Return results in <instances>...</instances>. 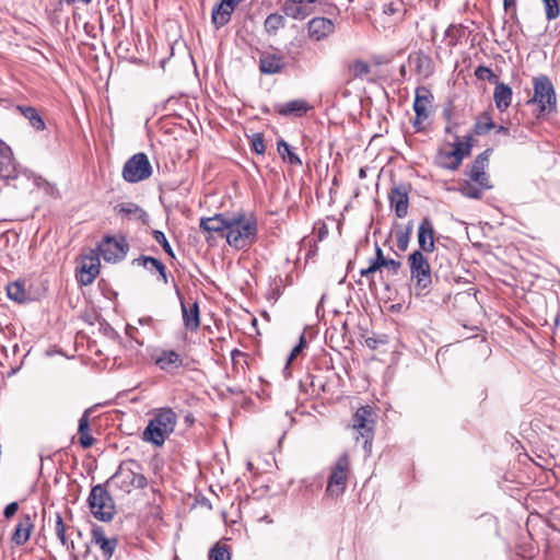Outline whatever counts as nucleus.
Wrapping results in <instances>:
<instances>
[{
	"label": "nucleus",
	"instance_id": "1",
	"mask_svg": "<svg viewBox=\"0 0 560 560\" xmlns=\"http://www.w3.org/2000/svg\"><path fill=\"white\" fill-rule=\"evenodd\" d=\"M492 149H486L467 165L464 171L465 178L458 183V191L469 199H481L485 191L493 185L488 173Z\"/></svg>",
	"mask_w": 560,
	"mask_h": 560
},
{
	"label": "nucleus",
	"instance_id": "2",
	"mask_svg": "<svg viewBox=\"0 0 560 560\" xmlns=\"http://www.w3.org/2000/svg\"><path fill=\"white\" fill-rule=\"evenodd\" d=\"M141 464L136 459H127L119 464L115 474L106 481L113 493L122 498L148 486V479Z\"/></svg>",
	"mask_w": 560,
	"mask_h": 560
},
{
	"label": "nucleus",
	"instance_id": "3",
	"mask_svg": "<svg viewBox=\"0 0 560 560\" xmlns=\"http://www.w3.org/2000/svg\"><path fill=\"white\" fill-rule=\"evenodd\" d=\"M258 236V222L253 213L235 212L230 215L226 243L236 250L250 247Z\"/></svg>",
	"mask_w": 560,
	"mask_h": 560
},
{
	"label": "nucleus",
	"instance_id": "4",
	"mask_svg": "<svg viewBox=\"0 0 560 560\" xmlns=\"http://www.w3.org/2000/svg\"><path fill=\"white\" fill-rule=\"evenodd\" d=\"M177 420L176 412L170 407L154 409L141 434L142 441L155 447H162L175 431Z\"/></svg>",
	"mask_w": 560,
	"mask_h": 560
},
{
	"label": "nucleus",
	"instance_id": "5",
	"mask_svg": "<svg viewBox=\"0 0 560 560\" xmlns=\"http://www.w3.org/2000/svg\"><path fill=\"white\" fill-rule=\"evenodd\" d=\"M407 262L416 295L428 294L432 285V270L428 257L421 250H413Z\"/></svg>",
	"mask_w": 560,
	"mask_h": 560
},
{
	"label": "nucleus",
	"instance_id": "6",
	"mask_svg": "<svg viewBox=\"0 0 560 560\" xmlns=\"http://www.w3.org/2000/svg\"><path fill=\"white\" fill-rule=\"evenodd\" d=\"M377 413L375 408L370 405L361 406L357 409L351 419V429L355 432V440L363 441L365 450L371 451L374 440Z\"/></svg>",
	"mask_w": 560,
	"mask_h": 560
},
{
	"label": "nucleus",
	"instance_id": "7",
	"mask_svg": "<svg viewBox=\"0 0 560 560\" xmlns=\"http://www.w3.org/2000/svg\"><path fill=\"white\" fill-rule=\"evenodd\" d=\"M534 94L527 101V104L537 106L536 117L539 118L545 114L556 110L557 96L553 85L548 77L540 75L533 80Z\"/></svg>",
	"mask_w": 560,
	"mask_h": 560
},
{
	"label": "nucleus",
	"instance_id": "8",
	"mask_svg": "<svg viewBox=\"0 0 560 560\" xmlns=\"http://www.w3.org/2000/svg\"><path fill=\"white\" fill-rule=\"evenodd\" d=\"M472 135L465 136V141H460L456 137V141L451 144V148H441L436 154V163L440 167L457 171L464 159L469 156L472 149Z\"/></svg>",
	"mask_w": 560,
	"mask_h": 560
},
{
	"label": "nucleus",
	"instance_id": "9",
	"mask_svg": "<svg viewBox=\"0 0 560 560\" xmlns=\"http://www.w3.org/2000/svg\"><path fill=\"white\" fill-rule=\"evenodd\" d=\"M350 474V456L347 452H345L330 466L329 477L326 486V494L332 499H337L342 495L347 489Z\"/></svg>",
	"mask_w": 560,
	"mask_h": 560
},
{
	"label": "nucleus",
	"instance_id": "10",
	"mask_svg": "<svg viewBox=\"0 0 560 560\" xmlns=\"http://www.w3.org/2000/svg\"><path fill=\"white\" fill-rule=\"evenodd\" d=\"M88 502L90 511L96 520L110 522L114 518L116 514L115 503L103 485H96L91 489Z\"/></svg>",
	"mask_w": 560,
	"mask_h": 560
},
{
	"label": "nucleus",
	"instance_id": "11",
	"mask_svg": "<svg viewBox=\"0 0 560 560\" xmlns=\"http://www.w3.org/2000/svg\"><path fill=\"white\" fill-rule=\"evenodd\" d=\"M122 178L128 183H138L152 175V166L147 154L139 152L127 160L122 167Z\"/></svg>",
	"mask_w": 560,
	"mask_h": 560
},
{
	"label": "nucleus",
	"instance_id": "12",
	"mask_svg": "<svg viewBox=\"0 0 560 560\" xmlns=\"http://www.w3.org/2000/svg\"><path fill=\"white\" fill-rule=\"evenodd\" d=\"M95 250L98 255H102L106 262L115 264L126 257L129 244L125 236L115 237L106 235Z\"/></svg>",
	"mask_w": 560,
	"mask_h": 560
},
{
	"label": "nucleus",
	"instance_id": "13",
	"mask_svg": "<svg viewBox=\"0 0 560 560\" xmlns=\"http://www.w3.org/2000/svg\"><path fill=\"white\" fill-rule=\"evenodd\" d=\"M101 272L100 255L95 249L81 256L77 267L75 278L80 285L88 287L94 282Z\"/></svg>",
	"mask_w": 560,
	"mask_h": 560
},
{
	"label": "nucleus",
	"instance_id": "14",
	"mask_svg": "<svg viewBox=\"0 0 560 560\" xmlns=\"http://www.w3.org/2000/svg\"><path fill=\"white\" fill-rule=\"evenodd\" d=\"M433 102V94L427 86H419L416 89V95L413 101V110L416 118L413 120V127L417 131L424 129L423 121L430 116V108Z\"/></svg>",
	"mask_w": 560,
	"mask_h": 560
},
{
	"label": "nucleus",
	"instance_id": "15",
	"mask_svg": "<svg viewBox=\"0 0 560 560\" xmlns=\"http://www.w3.org/2000/svg\"><path fill=\"white\" fill-rule=\"evenodd\" d=\"M91 542L98 548L104 560H110L118 547V538L115 535L108 536L102 526L92 528Z\"/></svg>",
	"mask_w": 560,
	"mask_h": 560
},
{
	"label": "nucleus",
	"instance_id": "16",
	"mask_svg": "<svg viewBox=\"0 0 560 560\" xmlns=\"http://www.w3.org/2000/svg\"><path fill=\"white\" fill-rule=\"evenodd\" d=\"M230 215L229 213H217L213 217L200 219L199 229L202 233L208 234L207 241L213 235L226 240Z\"/></svg>",
	"mask_w": 560,
	"mask_h": 560
},
{
	"label": "nucleus",
	"instance_id": "17",
	"mask_svg": "<svg viewBox=\"0 0 560 560\" xmlns=\"http://www.w3.org/2000/svg\"><path fill=\"white\" fill-rule=\"evenodd\" d=\"M35 518L36 513H22L20 515L19 522L11 536V541L13 545L20 547L24 546L28 541L35 527Z\"/></svg>",
	"mask_w": 560,
	"mask_h": 560
},
{
	"label": "nucleus",
	"instance_id": "18",
	"mask_svg": "<svg viewBox=\"0 0 560 560\" xmlns=\"http://www.w3.org/2000/svg\"><path fill=\"white\" fill-rule=\"evenodd\" d=\"M388 199L397 218L402 219L408 214L409 188L405 184L393 187L388 195Z\"/></svg>",
	"mask_w": 560,
	"mask_h": 560
},
{
	"label": "nucleus",
	"instance_id": "19",
	"mask_svg": "<svg viewBox=\"0 0 560 560\" xmlns=\"http://www.w3.org/2000/svg\"><path fill=\"white\" fill-rule=\"evenodd\" d=\"M287 62L280 51H264L259 56V70L264 74H277L283 71Z\"/></svg>",
	"mask_w": 560,
	"mask_h": 560
},
{
	"label": "nucleus",
	"instance_id": "20",
	"mask_svg": "<svg viewBox=\"0 0 560 560\" xmlns=\"http://www.w3.org/2000/svg\"><path fill=\"white\" fill-rule=\"evenodd\" d=\"M335 32V24L330 19L315 16L307 23V34L313 40L319 42Z\"/></svg>",
	"mask_w": 560,
	"mask_h": 560
},
{
	"label": "nucleus",
	"instance_id": "21",
	"mask_svg": "<svg viewBox=\"0 0 560 560\" xmlns=\"http://www.w3.org/2000/svg\"><path fill=\"white\" fill-rule=\"evenodd\" d=\"M18 168L11 148L0 139V179H14Z\"/></svg>",
	"mask_w": 560,
	"mask_h": 560
},
{
	"label": "nucleus",
	"instance_id": "22",
	"mask_svg": "<svg viewBox=\"0 0 560 560\" xmlns=\"http://www.w3.org/2000/svg\"><path fill=\"white\" fill-rule=\"evenodd\" d=\"M434 225L430 218L425 217L421 220L418 228V244L423 254L432 253L435 249Z\"/></svg>",
	"mask_w": 560,
	"mask_h": 560
},
{
	"label": "nucleus",
	"instance_id": "23",
	"mask_svg": "<svg viewBox=\"0 0 560 560\" xmlns=\"http://www.w3.org/2000/svg\"><path fill=\"white\" fill-rule=\"evenodd\" d=\"M154 363L165 372H174L184 366L183 357L175 350H162L155 357Z\"/></svg>",
	"mask_w": 560,
	"mask_h": 560
},
{
	"label": "nucleus",
	"instance_id": "24",
	"mask_svg": "<svg viewBox=\"0 0 560 560\" xmlns=\"http://www.w3.org/2000/svg\"><path fill=\"white\" fill-rule=\"evenodd\" d=\"M311 109L312 106L305 100H292L276 106V112L282 116L302 117Z\"/></svg>",
	"mask_w": 560,
	"mask_h": 560
},
{
	"label": "nucleus",
	"instance_id": "25",
	"mask_svg": "<svg viewBox=\"0 0 560 560\" xmlns=\"http://www.w3.org/2000/svg\"><path fill=\"white\" fill-rule=\"evenodd\" d=\"M182 312H183V320L185 327L190 330L195 331L200 326V313H199V305L197 302H183L182 301Z\"/></svg>",
	"mask_w": 560,
	"mask_h": 560
},
{
	"label": "nucleus",
	"instance_id": "26",
	"mask_svg": "<svg viewBox=\"0 0 560 560\" xmlns=\"http://www.w3.org/2000/svg\"><path fill=\"white\" fill-rule=\"evenodd\" d=\"M512 96L513 91L508 84L503 82H495L493 101L499 112L503 113L509 108L512 102Z\"/></svg>",
	"mask_w": 560,
	"mask_h": 560
},
{
	"label": "nucleus",
	"instance_id": "27",
	"mask_svg": "<svg viewBox=\"0 0 560 560\" xmlns=\"http://www.w3.org/2000/svg\"><path fill=\"white\" fill-rule=\"evenodd\" d=\"M493 128H495V122L492 117V109H488L477 115L470 135H472V138L483 136Z\"/></svg>",
	"mask_w": 560,
	"mask_h": 560
},
{
	"label": "nucleus",
	"instance_id": "28",
	"mask_svg": "<svg viewBox=\"0 0 560 560\" xmlns=\"http://www.w3.org/2000/svg\"><path fill=\"white\" fill-rule=\"evenodd\" d=\"M90 410H85L79 420L78 428V442L84 450L92 447L95 444V439L90 433Z\"/></svg>",
	"mask_w": 560,
	"mask_h": 560
},
{
	"label": "nucleus",
	"instance_id": "29",
	"mask_svg": "<svg viewBox=\"0 0 560 560\" xmlns=\"http://www.w3.org/2000/svg\"><path fill=\"white\" fill-rule=\"evenodd\" d=\"M234 11L235 10L226 7L222 1L213 7L211 12V22L213 26L219 30L226 25L231 21Z\"/></svg>",
	"mask_w": 560,
	"mask_h": 560
},
{
	"label": "nucleus",
	"instance_id": "30",
	"mask_svg": "<svg viewBox=\"0 0 560 560\" xmlns=\"http://www.w3.org/2000/svg\"><path fill=\"white\" fill-rule=\"evenodd\" d=\"M132 264L133 265H139V266H143L145 268H149V269H154L159 272L160 275V279L163 283H166L167 282V275H166V267L165 265L154 258V257H151V256H140L139 258H136L132 260Z\"/></svg>",
	"mask_w": 560,
	"mask_h": 560
},
{
	"label": "nucleus",
	"instance_id": "31",
	"mask_svg": "<svg viewBox=\"0 0 560 560\" xmlns=\"http://www.w3.org/2000/svg\"><path fill=\"white\" fill-rule=\"evenodd\" d=\"M16 110L20 112L36 130L42 131L46 128L44 119L35 107L18 105Z\"/></svg>",
	"mask_w": 560,
	"mask_h": 560
},
{
	"label": "nucleus",
	"instance_id": "32",
	"mask_svg": "<svg viewBox=\"0 0 560 560\" xmlns=\"http://www.w3.org/2000/svg\"><path fill=\"white\" fill-rule=\"evenodd\" d=\"M69 529H71V527L66 525L61 515L57 513L55 517L54 532L63 547L68 550H73L74 542L69 540V536L67 535Z\"/></svg>",
	"mask_w": 560,
	"mask_h": 560
},
{
	"label": "nucleus",
	"instance_id": "33",
	"mask_svg": "<svg viewBox=\"0 0 560 560\" xmlns=\"http://www.w3.org/2000/svg\"><path fill=\"white\" fill-rule=\"evenodd\" d=\"M231 360L233 372L237 375L245 376L249 369L248 354L238 349H234L231 351Z\"/></svg>",
	"mask_w": 560,
	"mask_h": 560
},
{
	"label": "nucleus",
	"instance_id": "34",
	"mask_svg": "<svg viewBox=\"0 0 560 560\" xmlns=\"http://www.w3.org/2000/svg\"><path fill=\"white\" fill-rule=\"evenodd\" d=\"M7 295L10 300L16 303L26 302L28 299V294L25 290V282L22 280L10 282L7 285Z\"/></svg>",
	"mask_w": 560,
	"mask_h": 560
},
{
	"label": "nucleus",
	"instance_id": "35",
	"mask_svg": "<svg viewBox=\"0 0 560 560\" xmlns=\"http://www.w3.org/2000/svg\"><path fill=\"white\" fill-rule=\"evenodd\" d=\"M465 37V27L460 24H451L444 33L446 45L450 48L457 46Z\"/></svg>",
	"mask_w": 560,
	"mask_h": 560
},
{
	"label": "nucleus",
	"instance_id": "36",
	"mask_svg": "<svg viewBox=\"0 0 560 560\" xmlns=\"http://www.w3.org/2000/svg\"><path fill=\"white\" fill-rule=\"evenodd\" d=\"M277 151L283 161L296 166L302 165V160L292 151L291 147L284 140L281 139L277 142Z\"/></svg>",
	"mask_w": 560,
	"mask_h": 560
},
{
	"label": "nucleus",
	"instance_id": "37",
	"mask_svg": "<svg viewBox=\"0 0 560 560\" xmlns=\"http://www.w3.org/2000/svg\"><path fill=\"white\" fill-rule=\"evenodd\" d=\"M285 20L283 15L279 13L269 14L264 22V30L268 35H276L277 32L283 28Z\"/></svg>",
	"mask_w": 560,
	"mask_h": 560
},
{
	"label": "nucleus",
	"instance_id": "38",
	"mask_svg": "<svg viewBox=\"0 0 560 560\" xmlns=\"http://www.w3.org/2000/svg\"><path fill=\"white\" fill-rule=\"evenodd\" d=\"M409 61L415 65V70L417 73L428 77L431 74L430 63L431 59L429 56L417 52L415 56L409 57Z\"/></svg>",
	"mask_w": 560,
	"mask_h": 560
},
{
	"label": "nucleus",
	"instance_id": "39",
	"mask_svg": "<svg viewBox=\"0 0 560 560\" xmlns=\"http://www.w3.org/2000/svg\"><path fill=\"white\" fill-rule=\"evenodd\" d=\"M371 72V67L366 61H363L361 59L354 60L349 66V73L352 79H363Z\"/></svg>",
	"mask_w": 560,
	"mask_h": 560
},
{
	"label": "nucleus",
	"instance_id": "40",
	"mask_svg": "<svg viewBox=\"0 0 560 560\" xmlns=\"http://www.w3.org/2000/svg\"><path fill=\"white\" fill-rule=\"evenodd\" d=\"M115 210L118 214L128 219L137 215L141 217L144 214V211L138 205L132 202L120 203L115 208Z\"/></svg>",
	"mask_w": 560,
	"mask_h": 560
},
{
	"label": "nucleus",
	"instance_id": "41",
	"mask_svg": "<svg viewBox=\"0 0 560 560\" xmlns=\"http://www.w3.org/2000/svg\"><path fill=\"white\" fill-rule=\"evenodd\" d=\"M375 258L370 261V265L368 268L361 269L360 275L362 277H370L371 275L375 273L377 270L383 268V250L380 246H376L375 249Z\"/></svg>",
	"mask_w": 560,
	"mask_h": 560
},
{
	"label": "nucleus",
	"instance_id": "42",
	"mask_svg": "<svg viewBox=\"0 0 560 560\" xmlns=\"http://www.w3.org/2000/svg\"><path fill=\"white\" fill-rule=\"evenodd\" d=\"M412 232L411 224L407 225L406 229H399L395 233L396 245L400 252H405L408 248L410 236Z\"/></svg>",
	"mask_w": 560,
	"mask_h": 560
},
{
	"label": "nucleus",
	"instance_id": "43",
	"mask_svg": "<svg viewBox=\"0 0 560 560\" xmlns=\"http://www.w3.org/2000/svg\"><path fill=\"white\" fill-rule=\"evenodd\" d=\"M210 560H230L231 552L228 545L217 542L209 552Z\"/></svg>",
	"mask_w": 560,
	"mask_h": 560
},
{
	"label": "nucleus",
	"instance_id": "44",
	"mask_svg": "<svg viewBox=\"0 0 560 560\" xmlns=\"http://www.w3.org/2000/svg\"><path fill=\"white\" fill-rule=\"evenodd\" d=\"M544 3L545 14L548 21L556 20L560 14L558 0H541Z\"/></svg>",
	"mask_w": 560,
	"mask_h": 560
},
{
	"label": "nucleus",
	"instance_id": "45",
	"mask_svg": "<svg viewBox=\"0 0 560 560\" xmlns=\"http://www.w3.org/2000/svg\"><path fill=\"white\" fill-rule=\"evenodd\" d=\"M152 235L155 242L163 247L166 254H168L171 257L175 256L165 234L162 231L155 230L153 231Z\"/></svg>",
	"mask_w": 560,
	"mask_h": 560
},
{
	"label": "nucleus",
	"instance_id": "46",
	"mask_svg": "<svg viewBox=\"0 0 560 560\" xmlns=\"http://www.w3.org/2000/svg\"><path fill=\"white\" fill-rule=\"evenodd\" d=\"M475 77L479 80H487L489 82H493L497 80V75L493 71L486 66H478L475 70Z\"/></svg>",
	"mask_w": 560,
	"mask_h": 560
},
{
	"label": "nucleus",
	"instance_id": "47",
	"mask_svg": "<svg viewBox=\"0 0 560 560\" xmlns=\"http://www.w3.org/2000/svg\"><path fill=\"white\" fill-rule=\"evenodd\" d=\"M252 149L257 154L265 153L264 136L261 133H254L250 140Z\"/></svg>",
	"mask_w": 560,
	"mask_h": 560
},
{
	"label": "nucleus",
	"instance_id": "48",
	"mask_svg": "<svg viewBox=\"0 0 560 560\" xmlns=\"http://www.w3.org/2000/svg\"><path fill=\"white\" fill-rule=\"evenodd\" d=\"M383 268L387 269L392 275H397L401 268V262L383 255Z\"/></svg>",
	"mask_w": 560,
	"mask_h": 560
},
{
	"label": "nucleus",
	"instance_id": "49",
	"mask_svg": "<svg viewBox=\"0 0 560 560\" xmlns=\"http://www.w3.org/2000/svg\"><path fill=\"white\" fill-rule=\"evenodd\" d=\"M305 337L302 335L300 337L299 345H296L290 353V357L288 359V365L302 352L303 348L305 347Z\"/></svg>",
	"mask_w": 560,
	"mask_h": 560
},
{
	"label": "nucleus",
	"instance_id": "50",
	"mask_svg": "<svg viewBox=\"0 0 560 560\" xmlns=\"http://www.w3.org/2000/svg\"><path fill=\"white\" fill-rule=\"evenodd\" d=\"M19 510V503L18 502H11L9 503L3 511V515L7 520H10L15 515V513Z\"/></svg>",
	"mask_w": 560,
	"mask_h": 560
},
{
	"label": "nucleus",
	"instance_id": "51",
	"mask_svg": "<svg viewBox=\"0 0 560 560\" xmlns=\"http://www.w3.org/2000/svg\"><path fill=\"white\" fill-rule=\"evenodd\" d=\"M226 7L235 10L243 0H221Z\"/></svg>",
	"mask_w": 560,
	"mask_h": 560
},
{
	"label": "nucleus",
	"instance_id": "52",
	"mask_svg": "<svg viewBox=\"0 0 560 560\" xmlns=\"http://www.w3.org/2000/svg\"><path fill=\"white\" fill-rule=\"evenodd\" d=\"M493 129L495 130L497 133L510 136V129L505 126H502V125L497 126L495 125V128H493Z\"/></svg>",
	"mask_w": 560,
	"mask_h": 560
},
{
	"label": "nucleus",
	"instance_id": "53",
	"mask_svg": "<svg viewBox=\"0 0 560 560\" xmlns=\"http://www.w3.org/2000/svg\"><path fill=\"white\" fill-rule=\"evenodd\" d=\"M516 5V0H503V7L505 11L510 9H514Z\"/></svg>",
	"mask_w": 560,
	"mask_h": 560
},
{
	"label": "nucleus",
	"instance_id": "54",
	"mask_svg": "<svg viewBox=\"0 0 560 560\" xmlns=\"http://www.w3.org/2000/svg\"><path fill=\"white\" fill-rule=\"evenodd\" d=\"M185 422L188 424V425H192L194 422H195V418L191 413H188L185 416Z\"/></svg>",
	"mask_w": 560,
	"mask_h": 560
},
{
	"label": "nucleus",
	"instance_id": "55",
	"mask_svg": "<svg viewBox=\"0 0 560 560\" xmlns=\"http://www.w3.org/2000/svg\"><path fill=\"white\" fill-rule=\"evenodd\" d=\"M359 177H360L361 179H363V178H365V177H366V170H365V167H361V168L359 170Z\"/></svg>",
	"mask_w": 560,
	"mask_h": 560
},
{
	"label": "nucleus",
	"instance_id": "56",
	"mask_svg": "<svg viewBox=\"0 0 560 560\" xmlns=\"http://www.w3.org/2000/svg\"><path fill=\"white\" fill-rule=\"evenodd\" d=\"M399 71H400L401 77H405V74H406V66H405V65H402V66L400 67V70H399Z\"/></svg>",
	"mask_w": 560,
	"mask_h": 560
},
{
	"label": "nucleus",
	"instance_id": "57",
	"mask_svg": "<svg viewBox=\"0 0 560 560\" xmlns=\"http://www.w3.org/2000/svg\"><path fill=\"white\" fill-rule=\"evenodd\" d=\"M366 343L370 346V347H373V342H370V339L366 340Z\"/></svg>",
	"mask_w": 560,
	"mask_h": 560
},
{
	"label": "nucleus",
	"instance_id": "58",
	"mask_svg": "<svg viewBox=\"0 0 560 560\" xmlns=\"http://www.w3.org/2000/svg\"><path fill=\"white\" fill-rule=\"evenodd\" d=\"M366 343L370 346V347H373V342H370V339L366 340Z\"/></svg>",
	"mask_w": 560,
	"mask_h": 560
}]
</instances>
